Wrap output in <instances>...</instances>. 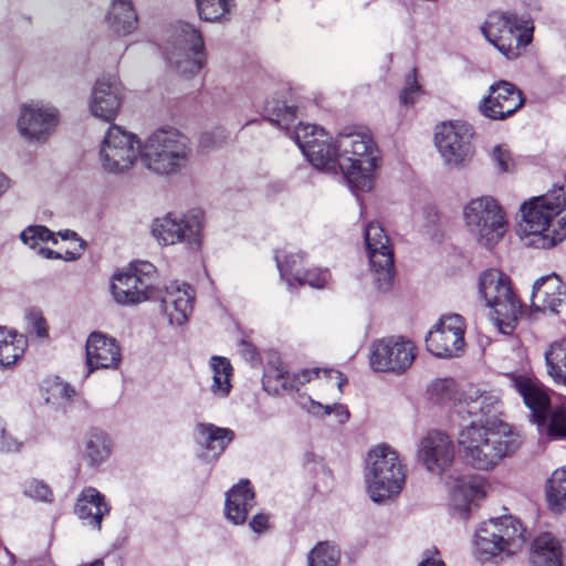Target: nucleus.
<instances>
[{
	"instance_id": "nucleus-15",
	"label": "nucleus",
	"mask_w": 566,
	"mask_h": 566,
	"mask_svg": "<svg viewBox=\"0 0 566 566\" xmlns=\"http://www.w3.org/2000/svg\"><path fill=\"white\" fill-rule=\"evenodd\" d=\"M415 344L400 336H389L370 345L369 366L377 373L400 375L411 367L416 358Z\"/></svg>"
},
{
	"instance_id": "nucleus-56",
	"label": "nucleus",
	"mask_w": 566,
	"mask_h": 566,
	"mask_svg": "<svg viewBox=\"0 0 566 566\" xmlns=\"http://www.w3.org/2000/svg\"><path fill=\"white\" fill-rule=\"evenodd\" d=\"M250 527L254 533H263L269 528V516L260 513L252 517L250 521Z\"/></svg>"
},
{
	"instance_id": "nucleus-30",
	"label": "nucleus",
	"mask_w": 566,
	"mask_h": 566,
	"mask_svg": "<svg viewBox=\"0 0 566 566\" xmlns=\"http://www.w3.org/2000/svg\"><path fill=\"white\" fill-rule=\"evenodd\" d=\"M108 512L109 507L104 496L96 489L86 488L78 495L75 514L87 525L99 528L103 517Z\"/></svg>"
},
{
	"instance_id": "nucleus-47",
	"label": "nucleus",
	"mask_w": 566,
	"mask_h": 566,
	"mask_svg": "<svg viewBox=\"0 0 566 566\" xmlns=\"http://www.w3.org/2000/svg\"><path fill=\"white\" fill-rule=\"evenodd\" d=\"M20 238L22 242L29 245L31 249H39L42 243L52 242L57 244V238L48 228L42 226H31L24 229Z\"/></svg>"
},
{
	"instance_id": "nucleus-33",
	"label": "nucleus",
	"mask_w": 566,
	"mask_h": 566,
	"mask_svg": "<svg viewBox=\"0 0 566 566\" xmlns=\"http://www.w3.org/2000/svg\"><path fill=\"white\" fill-rule=\"evenodd\" d=\"M531 562L533 566H560L559 542L547 533L537 536L532 544Z\"/></svg>"
},
{
	"instance_id": "nucleus-11",
	"label": "nucleus",
	"mask_w": 566,
	"mask_h": 566,
	"mask_svg": "<svg viewBox=\"0 0 566 566\" xmlns=\"http://www.w3.org/2000/svg\"><path fill=\"white\" fill-rule=\"evenodd\" d=\"M156 269L146 261L130 262L116 271L111 280L113 300L123 306L148 301L156 292Z\"/></svg>"
},
{
	"instance_id": "nucleus-36",
	"label": "nucleus",
	"mask_w": 566,
	"mask_h": 566,
	"mask_svg": "<svg viewBox=\"0 0 566 566\" xmlns=\"http://www.w3.org/2000/svg\"><path fill=\"white\" fill-rule=\"evenodd\" d=\"M546 501L554 513L566 511V465L556 469L545 485Z\"/></svg>"
},
{
	"instance_id": "nucleus-24",
	"label": "nucleus",
	"mask_w": 566,
	"mask_h": 566,
	"mask_svg": "<svg viewBox=\"0 0 566 566\" xmlns=\"http://www.w3.org/2000/svg\"><path fill=\"white\" fill-rule=\"evenodd\" d=\"M450 480H441L449 490V507L454 515L467 517L471 505L484 496L483 482L476 476H458L450 473Z\"/></svg>"
},
{
	"instance_id": "nucleus-5",
	"label": "nucleus",
	"mask_w": 566,
	"mask_h": 566,
	"mask_svg": "<svg viewBox=\"0 0 566 566\" xmlns=\"http://www.w3.org/2000/svg\"><path fill=\"white\" fill-rule=\"evenodd\" d=\"M478 291L489 308V319L497 331L506 335L513 333L522 306L513 292L510 277L497 269H488L479 276Z\"/></svg>"
},
{
	"instance_id": "nucleus-50",
	"label": "nucleus",
	"mask_w": 566,
	"mask_h": 566,
	"mask_svg": "<svg viewBox=\"0 0 566 566\" xmlns=\"http://www.w3.org/2000/svg\"><path fill=\"white\" fill-rule=\"evenodd\" d=\"M331 275L327 270L312 269L297 271L295 281L300 284H306L311 287L322 289L327 285Z\"/></svg>"
},
{
	"instance_id": "nucleus-39",
	"label": "nucleus",
	"mask_w": 566,
	"mask_h": 566,
	"mask_svg": "<svg viewBox=\"0 0 566 566\" xmlns=\"http://www.w3.org/2000/svg\"><path fill=\"white\" fill-rule=\"evenodd\" d=\"M112 443L107 434L99 430H92L84 441V455L92 464H99L108 458Z\"/></svg>"
},
{
	"instance_id": "nucleus-58",
	"label": "nucleus",
	"mask_w": 566,
	"mask_h": 566,
	"mask_svg": "<svg viewBox=\"0 0 566 566\" xmlns=\"http://www.w3.org/2000/svg\"><path fill=\"white\" fill-rule=\"evenodd\" d=\"M55 237L57 238V244H54L55 247H64V248H70V242H71V239L67 240V241H62V239L60 237H57V234H55Z\"/></svg>"
},
{
	"instance_id": "nucleus-43",
	"label": "nucleus",
	"mask_w": 566,
	"mask_h": 566,
	"mask_svg": "<svg viewBox=\"0 0 566 566\" xmlns=\"http://www.w3.org/2000/svg\"><path fill=\"white\" fill-rule=\"evenodd\" d=\"M275 259L281 276L289 284H292V280H295V273L303 271V255L293 251H277Z\"/></svg>"
},
{
	"instance_id": "nucleus-12",
	"label": "nucleus",
	"mask_w": 566,
	"mask_h": 566,
	"mask_svg": "<svg viewBox=\"0 0 566 566\" xmlns=\"http://www.w3.org/2000/svg\"><path fill=\"white\" fill-rule=\"evenodd\" d=\"M203 213L191 210L182 214L167 213L151 223V234L160 245L184 243L192 251L199 250L203 240Z\"/></svg>"
},
{
	"instance_id": "nucleus-17",
	"label": "nucleus",
	"mask_w": 566,
	"mask_h": 566,
	"mask_svg": "<svg viewBox=\"0 0 566 566\" xmlns=\"http://www.w3.org/2000/svg\"><path fill=\"white\" fill-rule=\"evenodd\" d=\"M473 129L463 122L442 123L436 129V146L447 165L452 167L470 163L474 155Z\"/></svg>"
},
{
	"instance_id": "nucleus-51",
	"label": "nucleus",
	"mask_w": 566,
	"mask_h": 566,
	"mask_svg": "<svg viewBox=\"0 0 566 566\" xmlns=\"http://www.w3.org/2000/svg\"><path fill=\"white\" fill-rule=\"evenodd\" d=\"M266 112L270 114L269 119L276 123L283 128L289 129L293 124L296 115V109L292 106L283 105L282 107L266 106Z\"/></svg>"
},
{
	"instance_id": "nucleus-37",
	"label": "nucleus",
	"mask_w": 566,
	"mask_h": 566,
	"mask_svg": "<svg viewBox=\"0 0 566 566\" xmlns=\"http://www.w3.org/2000/svg\"><path fill=\"white\" fill-rule=\"evenodd\" d=\"M24 347L22 336L0 327V368L15 364L23 355Z\"/></svg>"
},
{
	"instance_id": "nucleus-32",
	"label": "nucleus",
	"mask_w": 566,
	"mask_h": 566,
	"mask_svg": "<svg viewBox=\"0 0 566 566\" xmlns=\"http://www.w3.org/2000/svg\"><path fill=\"white\" fill-rule=\"evenodd\" d=\"M234 433L227 428L212 423H199L197 426V442L206 449L207 459H216L232 441Z\"/></svg>"
},
{
	"instance_id": "nucleus-44",
	"label": "nucleus",
	"mask_w": 566,
	"mask_h": 566,
	"mask_svg": "<svg viewBox=\"0 0 566 566\" xmlns=\"http://www.w3.org/2000/svg\"><path fill=\"white\" fill-rule=\"evenodd\" d=\"M431 398L442 405L452 406L462 399L455 388V384L451 379H438L430 386Z\"/></svg>"
},
{
	"instance_id": "nucleus-7",
	"label": "nucleus",
	"mask_w": 566,
	"mask_h": 566,
	"mask_svg": "<svg viewBox=\"0 0 566 566\" xmlns=\"http://www.w3.org/2000/svg\"><path fill=\"white\" fill-rule=\"evenodd\" d=\"M481 32L500 53L513 60L532 42L534 25L531 20L514 13L493 11L486 15Z\"/></svg>"
},
{
	"instance_id": "nucleus-49",
	"label": "nucleus",
	"mask_w": 566,
	"mask_h": 566,
	"mask_svg": "<svg viewBox=\"0 0 566 566\" xmlns=\"http://www.w3.org/2000/svg\"><path fill=\"white\" fill-rule=\"evenodd\" d=\"M45 391L46 401L54 405H60L65 401H69L75 394L74 389H72L67 384L59 379L48 381L45 386Z\"/></svg>"
},
{
	"instance_id": "nucleus-6",
	"label": "nucleus",
	"mask_w": 566,
	"mask_h": 566,
	"mask_svg": "<svg viewBox=\"0 0 566 566\" xmlns=\"http://www.w3.org/2000/svg\"><path fill=\"white\" fill-rule=\"evenodd\" d=\"M365 481L374 502L397 496L405 483V471L397 451L388 444L371 448L366 458Z\"/></svg>"
},
{
	"instance_id": "nucleus-21",
	"label": "nucleus",
	"mask_w": 566,
	"mask_h": 566,
	"mask_svg": "<svg viewBox=\"0 0 566 566\" xmlns=\"http://www.w3.org/2000/svg\"><path fill=\"white\" fill-rule=\"evenodd\" d=\"M524 104L521 91L507 81H497L489 87L488 95L479 103V112L492 120H503Z\"/></svg>"
},
{
	"instance_id": "nucleus-55",
	"label": "nucleus",
	"mask_w": 566,
	"mask_h": 566,
	"mask_svg": "<svg viewBox=\"0 0 566 566\" xmlns=\"http://www.w3.org/2000/svg\"><path fill=\"white\" fill-rule=\"evenodd\" d=\"M419 566H446V564L437 548H429L423 553Z\"/></svg>"
},
{
	"instance_id": "nucleus-31",
	"label": "nucleus",
	"mask_w": 566,
	"mask_h": 566,
	"mask_svg": "<svg viewBox=\"0 0 566 566\" xmlns=\"http://www.w3.org/2000/svg\"><path fill=\"white\" fill-rule=\"evenodd\" d=\"M105 21L107 27L118 35H129L138 25L137 13L130 0H112Z\"/></svg>"
},
{
	"instance_id": "nucleus-23",
	"label": "nucleus",
	"mask_w": 566,
	"mask_h": 566,
	"mask_svg": "<svg viewBox=\"0 0 566 566\" xmlns=\"http://www.w3.org/2000/svg\"><path fill=\"white\" fill-rule=\"evenodd\" d=\"M85 359L88 374L97 369H116L122 360L120 346L115 338L93 332L86 339Z\"/></svg>"
},
{
	"instance_id": "nucleus-57",
	"label": "nucleus",
	"mask_w": 566,
	"mask_h": 566,
	"mask_svg": "<svg viewBox=\"0 0 566 566\" xmlns=\"http://www.w3.org/2000/svg\"><path fill=\"white\" fill-rule=\"evenodd\" d=\"M10 188V180L6 175L0 172V197H2Z\"/></svg>"
},
{
	"instance_id": "nucleus-27",
	"label": "nucleus",
	"mask_w": 566,
	"mask_h": 566,
	"mask_svg": "<svg viewBox=\"0 0 566 566\" xmlns=\"http://www.w3.org/2000/svg\"><path fill=\"white\" fill-rule=\"evenodd\" d=\"M191 289L187 284L172 283L166 287L161 298V310L168 323L175 326L184 325L192 311Z\"/></svg>"
},
{
	"instance_id": "nucleus-3",
	"label": "nucleus",
	"mask_w": 566,
	"mask_h": 566,
	"mask_svg": "<svg viewBox=\"0 0 566 566\" xmlns=\"http://www.w3.org/2000/svg\"><path fill=\"white\" fill-rule=\"evenodd\" d=\"M339 169L357 192L373 190L380 154L367 128H356L337 137Z\"/></svg>"
},
{
	"instance_id": "nucleus-40",
	"label": "nucleus",
	"mask_w": 566,
	"mask_h": 566,
	"mask_svg": "<svg viewBox=\"0 0 566 566\" xmlns=\"http://www.w3.org/2000/svg\"><path fill=\"white\" fill-rule=\"evenodd\" d=\"M536 422L548 437L566 439V402L555 407L549 413L546 411L544 420Z\"/></svg>"
},
{
	"instance_id": "nucleus-29",
	"label": "nucleus",
	"mask_w": 566,
	"mask_h": 566,
	"mask_svg": "<svg viewBox=\"0 0 566 566\" xmlns=\"http://www.w3.org/2000/svg\"><path fill=\"white\" fill-rule=\"evenodd\" d=\"M253 506L254 493L249 486V481H241L227 493L226 517L234 525L243 524Z\"/></svg>"
},
{
	"instance_id": "nucleus-42",
	"label": "nucleus",
	"mask_w": 566,
	"mask_h": 566,
	"mask_svg": "<svg viewBox=\"0 0 566 566\" xmlns=\"http://www.w3.org/2000/svg\"><path fill=\"white\" fill-rule=\"evenodd\" d=\"M291 376L282 365L269 366L263 376V387L269 394L279 395L290 389Z\"/></svg>"
},
{
	"instance_id": "nucleus-9",
	"label": "nucleus",
	"mask_w": 566,
	"mask_h": 566,
	"mask_svg": "<svg viewBox=\"0 0 566 566\" xmlns=\"http://www.w3.org/2000/svg\"><path fill=\"white\" fill-rule=\"evenodd\" d=\"M526 543L525 530L512 516H503L483 522L474 537V552L481 560L520 552Z\"/></svg>"
},
{
	"instance_id": "nucleus-34",
	"label": "nucleus",
	"mask_w": 566,
	"mask_h": 566,
	"mask_svg": "<svg viewBox=\"0 0 566 566\" xmlns=\"http://www.w3.org/2000/svg\"><path fill=\"white\" fill-rule=\"evenodd\" d=\"M547 375L566 387V338L553 342L544 353Z\"/></svg>"
},
{
	"instance_id": "nucleus-48",
	"label": "nucleus",
	"mask_w": 566,
	"mask_h": 566,
	"mask_svg": "<svg viewBox=\"0 0 566 566\" xmlns=\"http://www.w3.org/2000/svg\"><path fill=\"white\" fill-rule=\"evenodd\" d=\"M492 163L500 172L510 174L515 170V157L506 144H497L491 150Z\"/></svg>"
},
{
	"instance_id": "nucleus-8",
	"label": "nucleus",
	"mask_w": 566,
	"mask_h": 566,
	"mask_svg": "<svg viewBox=\"0 0 566 566\" xmlns=\"http://www.w3.org/2000/svg\"><path fill=\"white\" fill-rule=\"evenodd\" d=\"M463 221L470 235L485 249L494 248L509 227L503 208L491 196L471 199L463 207Z\"/></svg>"
},
{
	"instance_id": "nucleus-2",
	"label": "nucleus",
	"mask_w": 566,
	"mask_h": 566,
	"mask_svg": "<svg viewBox=\"0 0 566 566\" xmlns=\"http://www.w3.org/2000/svg\"><path fill=\"white\" fill-rule=\"evenodd\" d=\"M566 207V192L554 189L532 197L521 205L517 234L524 245L551 249L566 238V218L559 217Z\"/></svg>"
},
{
	"instance_id": "nucleus-26",
	"label": "nucleus",
	"mask_w": 566,
	"mask_h": 566,
	"mask_svg": "<svg viewBox=\"0 0 566 566\" xmlns=\"http://www.w3.org/2000/svg\"><path fill=\"white\" fill-rule=\"evenodd\" d=\"M565 297L566 286L558 275L542 276L533 284L531 308L533 312L557 313Z\"/></svg>"
},
{
	"instance_id": "nucleus-53",
	"label": "nucleus",
	"mask_w": 566,
	"mask_h": 566,
	"mask_svg": "<svg viewBox=\"0 0 566 566\" xmlns=\"http://www.w3.org/2000/svg\"><path fill=\"white\" fill-rule=\"evenodd\" d=\"M24 494L34 500L44 502L50 501L52 496V492L49 486L36 480L25 483Z\"/></svg>"
},
{
	"instance_id": "nucleus-46",
	"label": "nucleus",
	"mask_w": 566,
	"mask_h": 566,
	"mask_svg": "<svg viewBox=\"0 0 566 566\" xmlns=\"http://www.w3.org/2000/svg\"><path fill=\"white\" fill-rule=\"evenodd\" d=\"M301 407L307 412L317 417L333 413L336 416L339 423L346 422L349 418V412L346 407L338 403L323 405L311 398H307L305 401L301 402Z\"/></svg>"
},
{
	"instance_id": "nucleus-18",
	"label": "nucleus",
	"mask_w": 566,
	"mask_h": 566,
	"mask_svg": "<svg viewBox=\"0 0 566 566\" xmlns=\"http://www.w3.org/2000/svg\"><path fill=\"white\" fill-rule=\"evenodd\" d=\"M455 451L451 437L442 431H430L417 448V460L423 469L440 480H450Z\"/></svg>"
},
{
	"instance_id": "nucleus-25",
	"label": "nucleus",
	"mask_w": 566,
	"mask_h": 566,
	"mask_svg": "<svg viewBox=\"0 0 566 566\" xmlns=\"http://www.w3.org/2000/svg\"><path fill=\"white\" fill-rule=\"evenodd\" d=\"M346 377L338 370L327 368H306L295 373L291 377L290 389L300 390L305 385H312L313 389L322 397L325 392H331L336 398L342 392V387L346 384Z\"/></svg>"
},
{
	"instance_id": "nucleus-10",
	"label": "nucleus",
	"mask_w": 566,
	"mask_h": 566,
	"mask_svg": "<svg viewBox=\"0 0 566 566\" xmlns=\"http://www.w3.org/2000/svg\"><path fill=\"white\" fill-rule=\"evenodd\" d=\"M142 140L136 134L118 125H112L98 144L96 160L99 169L111 176L132 171L140 160Z\"/></svg>"
},
{
	"instance_id": "nucleus-38",
	"label": "nucleus",
	"mask_w": 566,
	"mask_h": 566,
	"mask_svg": "<svg viewBox=\"0 0 566 566\" xmlns=\"http://www.w3.org/2000/svg\"><path fill=\"white\" fill-rule=\"evenodd\" d=\"M57 237H60L62 241H67L71 238L70 248L56 247V249L53 250L50 248L40 247L38 253L42 258L73 261L82 254L84 250V242L76 235L75 232L66 230L64 232H59Z\"/></svg>"
},
{
	"instance_id": "nucleus-22",
	"label": "nucleus",
	"mask_w": 566,
	"mask_h": 566,
	"mask_svg": "<svg viewBox=\"0 0 566 566\" xmlns=\"http://www.w3.org/2000/svg\"><path fill=\"white\" fill-rule=\"evenodd\" d=\"M124 101V85L116 76H104L96 81L88 101L90 113L104 122L116 118Z\"/></svg>"
},
{
	"instance_id": "nucleus-41",
	"label": "nucleus",
	"mask_w": 566,
	"mask_h": 566,
	"mask_svg": "<svg viewBox=\"0 0 566 566\" xmlns=\"http://www.w3.org/2000/svg\"><path fill=\"white\" fill-rule=\"evenodd\" d=\"M199 17L209 22L224 19L233 7V0H196Z\"/></svg>"
},
{
	"instance_id": "nucleus-1",
	"label": "nucleus",
	"mask_w": 566,
	"mask_h": 566,
	"mask_svg": "<svg viewBox=\"0 0 566 566\" xmlns=\"http://www.w3.org/2000/svg\"><path fill=\"white\" fill-rule=\"evenodd\" d=\"M500 403L494 391L470 389L454 405V412L472 420L463 424L457 436V446L464 463L478 471L493 470L517 448L511 427L493 417Z\"/></svg>"
},
{
	"instance_id": "nucleus-14",
	"label": "nucleus",
	"mask_w": 566,
	"mask_h": 566,
	"mask_svg": "<svg viewBox=\"0 0 566 566\" xmlns=\"http://www.w3.org/2000/svg\"><path fill=\"white\" fill-rule=\"evenodd\" d=\"M59 124L60 112L50 104L31 101L20 106L17 130L29 144H45L55 133Z\"/></svg>"
},
{
	"instance_id": "nucleus-20",
	"label": "nucleus",
	"mask_w": 566,
	"mask_h": 566,
	"mask_svg": "<svg viewBox=\"0 0 566 566\" xmlns=\"http://www.w3.org/2000/svg\"><path fill=\"white\" fill-rule=\"evenodd\" d=\"M465 323L458 314L443 315L426 337L427 349L437 357L459 356L465 346Z\"/></svg>"
},
{
	"instance_id": "nucleus-28",
	"label": "nucleus",
	"mask_w": 566,
	"mask_h": 566,
	"mask_svg": "<svg viewBox=\"0 0 566 566\" xmlns=\"http://www.w3.org/2000/svg\"><path fill=\"white\" fill-rule=\"evenodd\" d=\"M510 380L532 411L534 420H544L549 407V397L544 386L536 379L523 375H510Z\"/></svg>"
},
{
	"instance_id": "nucleus-13",
	"label": "nucleus",
	"mask_w": 566,
	"mask_h": 566,
	"mask_svg": "<svg viewBox=\"0 0 566 566\" xmlns=\"http://www.w3.org/2000/svg\"><path fill=\"white\" fill-rule=\"evenodd\" d=\"M205 56L200 32L186 22L176 24L167 48L170 65L184 75H193L202 69Z\"/></svg>"
},
{
	"instance_id": "nucleus-35",
	"label": "nucleus",
	"mask_w": 566,
	"mask_h": 566,
	"mask_svg": "<svg viewBox=\"0 0 566 566\" xmlns=\"http://www.w3.org/2000/svg\"><path fill=\"white\" fill-rule=\"evenodd\" d=\"M212 373V382L210 391L216 398H226L229 396L232 384V366L226 357L212 356L210 359Z\"/></svg>"
},
{
	"instance_id": "nucleus-16",
	"label": "nucleus",
	"mask_w": 566,
	"mask_h": 566,
	"mask_svg": "<svg viewBox=\"0 0 566 566\" xmlns=\"http://www.w3.org/2000/svg\"><path fill=\"white\" fill-rule=\"evenodd\" d=\"M295 140L315 168L327 172H334L339 168L337 139L332 140L323 128L300 124L295 128Z\"/></svg>"
},
{
	"instance_id": "nucleus-4",
	"label": "nucleus",
	"mask_w": 566,
	"mask_h": 566,
	"mask_svg": "<svg viewBox=\"0 0 566 566\" xmlns=\"http://www.w3.org/2000/svg\"><path fill=\"white\" fill-rule=\"evenodd\" d=\"M188 137L174 127L159 128L142 142L140 163L158 176H172L187 166L191 158Z\"/></svg>"
},
{
	"instance_id": "nucleus-54",
	"label": "nucleus",
	"mask_w": 566,
	"mask_h": 566,
	"mask_svg": "<svg viewBox=\"0 0 566 566\" xmlns=\"http://www.w3.org/2000/svg\"><path fill=\"white\" fill-rule=\"evenodd\" d=\"M25 318L30 333L36 337H44L46 335V323L41 312L35 310L29 311Z\"/></svg>"
},
{
	"instance_id": "nucleus-52",
	"label": "nucleus",
	"mask_w": 566,
	"mask_h": 566,
	"mask_svg": "<svg viewBox=\"0 0 566 566\" xmlns=\"http://www.w3.org/2000/svg\"><path fill=\"white\" fill-rule=\"evenodd\" d=\"M421 94V86L416 80V74L412 72L408 75L406 86L401 92L400 99L405 105H411Z\"/></svg>"
},
{
	"instance_id": "nucleus-45",
	"label": "nucleus",
	"mask_w": 566,
	"mask_h": 566,
	"mask_svg": "<svg viewBox=\"0 0 566 566\" xmlns=\"http://www.w3.org/2000/svg\"><path fill=\"white\" fill-rule=\"evenodd\" d=\"M339 559V551L331 543H318L308 555L310 566H336Z\"/></svg>"
},
{
	"instance_id": "nucleus-19",
	"label": "nucleus",
	"mask_w": 566,
	"mask_h": 566,
	"mask_svg": "<svg viewBox=\"0 0 566 566\" xmlns=\"http://www.w3.org/2000/svg\"><path fill=\"white\" fill-rule=\"evenodd\" d=\"M365 247L378 289H388L394 279V256L389 238L379 223L366 227Z\"/></svg>"
}]
</instances>
